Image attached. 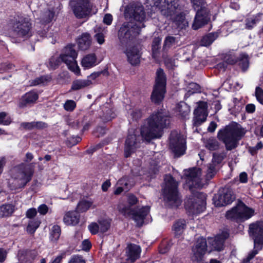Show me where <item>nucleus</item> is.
<instances>
[{
    "label": "nucleus",
    "mask_w": 263,
    "mask_h": 263,
    "mask_svg": "<svg viewBox=\"0 0 263 263\" xmlns=\"http://www.w3.org/2000/svg\"><path fill=\"white\" fill-rule=\"evenodd\" d=\"M125 53L128 61L132 65H137L140 62V53L137 47L127 49Z\"/></svg>",
    "instance_id": "24"
},
{
    "label": "nucleus",
    "mask_w": 263,
    "mask_h": 263,
    "mask_svg": "<svg viewBox=\"0 0 263 263\" xmlns=\"http://www.w3.org/2000/svg\"><path fill=\"white\" fill-rule=\"evenodd\" d=\"M37 211L35 208L29 209L26 213V217L29 219H34L33 218L36 215Z\"/></svg>",
    "instance_id": "57"
},
{
    "label": "nucleus",
    "mask_w": 263,
    "mask_h": 263,
    "mask_svg": "<svg viewBox=\"0 0 263 263\" xmlns=\"http://www.w3.org/2000/svg\"><path fill=\"white\" fill-rule=\"evenodd\" d=\"M68 124L71 127L74 128H78L80 126L81 120L79 119H72L69 118L67 121Z\"/></svg>",
    "instance_id": "54"
},
{
    "label": "nucleus",
    "mask_w": 263,
    "mask_h": 263,
    "mask_svg": "<svg viewBox=\"0 0 263 263\" xmlns=\"http://www.w3.org/2000/svg\"><path fill=\"white\" fill-rule=\"evenodd\" d=\"M229 234L226 231H222L220 234L217 235L214 238L208 239L209 245L213 250L220 251L224 248V242L229 237Z\"/></svg>",
    "instance_id": "20"
},
{
    "label": "nucleus",
    "mask_w": 263,
    "mask_h": 263,
    "mask_svg": "<svg viewBox=\"0 0 263 263\" xmlns=\"http://www.w3.org/2000/svg\"><path fill=\"white\" fill-rule=\"evenodd\" d=\"M186 227V222L184 219H179L173 225V230L176 236L181 235Z\"/></svg>",
    "instance_id": "32"
},
{
    "label": "nucleus",
    "mask_w": 263,
    "mask_h": 263,
    "mask_svg": "<svg viewBox=\"0 0 263 263\" xmlns=\"http://www.w3.org/2000/svg\"><path fill=\"white\" fill-rule=\"evenodd\" d=\"M100 63L95 53L85 55L81 61V65L85 69L91 68Z\"/></svg>",
    "instance_id": "26"
},
{
    "label": "nucleus",
    "mask_w": 263,
    "mask_h": 263,
    "mask_svg": "<svg viewBox=\"0 0 263 263\" xmlns=\"http://www.w3.org/2000/svg\"><path fill=\"white\" fill-rule=\"evenodd\" d=\"M194 125L198 126L204 122L208 116L207 104L204 102H199L198 107L194 111Z\"/></svg>",
    "instance_id": "21"
},
{
    "label": "nucleus",
    "mask_w": 263,
    "mask_h": 263,
    "mask_svg": "<svg viewBox=\"0 0 263 263\" xmlns=\"http://www.w3.org/2000/svg\"><path fill=\"white\" fill-rule=\"evenodd\" d=\"M170 147L176 157H180L186 150L185 139L177 132H172L170 136Z\"/></svg>",
    "instance_id": "14"
},
{
    "label": "nucleus",
    "mask_w": 263,
    "mask_h": 263,
    "mask_svg": "<svg viewBox=\"0 0 263 263\" xmlns=\"http://www.w3.org/2000/svg\"><path fill=\"white\" fill-rule=\"evenodd\" d=\"M64 108L67 111H72L76 107V103L71 100H67L63 105Z\"/></svg>",
    "instance_id": "49"
},
{
    "label": "nucleus",
    "mask_w": 263,
    "mask_h": 263,
    "mask_svg": "<svg viewBox=\"0 0 263 263\" xmlns=\"http://www.w3.org/2000/svg\"><path fill=\"white\" fill-rule=\"evenodd\" d=\"M68 263H85V261L80 256H73Z\"/></svg>",
    "instance_id": "59"
},
{
    "label": "nucleus",
    "mask_w": 263,
    "mask_h": 263,
    "mask_svg": "<svg viewBox=\"0 0 263 263\" xmlns=\"http://www.w3.org/2000/svg\"><path fill=\"white\" fill-rule=\"evenodd\" d=\"M201 171L199 168H193L185 172L186 184L190 190L193 187L199 188L202 186L201 176Z\"/></svg>",
    "instance_id": "15"
},
{
    "label": "nucleus",
    "mask_w": 263,
    "mask_h": 263,
    "mask_svg": "<svg viewBox=\"0 0 263 263\" xmlns=\"http://www.w3.org/2000/svg\"><path fill=\"white\" fill-rule=\"evenodd\" d=\"M176 111L182 117L185 118L190 112V106L184 102H180L176 106Z\"/></svg>",
    "instance_id": "33"
},
{
    "label": "nucleus",
    "mask_w": 263,
    "mask_h": 263,
    "mask_svg": "<svg viewBox=\"0 0 263 263\" xmlns=\"http://www.w3.org/2000/svg\"><path fill=\"white\" fill-rule=\"evenodd\" d=\"M231 190L228 189L220 190L213 197V200L216 206H222L231 203L234 199Z\"/></svg>",
    "instance_id": "17"
},
{
    "label": "nucleus",
    "mask_w": 263,
    "mask_h": 263,
    "mask_svg": "<svg viewBox=\"0 0 263 263\" xmlns=\"http://www.w3.org/2000/svg\"><path fill=\"white\" fill-rule=\"evenodd\" d=\"M155 5L162 14L172 16L179 6V0H158Z\"/></svg>",
    "instance_id": "16"
},
{
    "label": "nucleus",
    "mask_w": 263,
    "mask_h": 263,
    "mask_svg": "<svg viewBox=\"0 0 263 263\" xmlns=\"http://www.w3.org/2000/svg\"><path fill=\"white\" fill-rule=\"evenodd\" d=\"M216 166L211 163L208 165L205 174V179L206 180H209L214 176L216 172Z\"/></svg>",
    "instance_id": "46"
},
{
    "label": "nucleus",
    "mask_w": 263,
    "mask_h": 263,
    "mask_svg": "<svg viewBox=\"0 0 263 263\" xmlns=\"http://www.w3.org/2000/svg\"><path fill=\"white\" fill-rule=\"evenodd\" d=\"M88 229L92 234H96L98 232H100L99 226L97 223H91L88 226Z\"/></svg>",
    "instance_id": "55"
},
{
    "label": "nucleus",
    "mask_w": 263,
    "mask_h": 263,
    "mask_svg": "<svg viewBox=\"0 0 263 263\" xmlns=\"http://www.w3.org/2000/svg\"><path fill=\"white\" fill-rule=\"evenodd\" d=\"M260 21V15L259 14L252 16L248 17L246 22V28L247 29H252Z\"/></svg>",
    "instance_id": "37"
},
{
    "label": "nucleus",
    "mask_w": 263,
    "mask_h": 263,
    "mask_svg": "<svg viewBox=\"0 0 263 263\" xmlns=\"http://www.w3.org/2000/svg\"><path fill=\"white\" fill-rule=\"evenodd\" d=\"M50 78L47 76H42L32 80L31 85H37L41 84H45L46 82L49 81Z\"/></svg>",
    "instance_id": "51"
},
{
    "label": "nucleus",
    "mask_w": 263,
    "mask_h": 263,
    "mask_svg": "<svg viewBox=\"0 0 263 263\" xmlns=\"http://www.w3.org/2000/svg\"><path fill=\"white\" fill-rule=\"evenodd\" d=\"M51 239L52 240H57L61 235V228L58 225H54L52 227L50 233Z\"/></svg>",
    "instance_id": "47"
},
{
    "label": "nucleus",
    "mask_w": 263,
    "mask_h": 263,
    "mask_svg": "<svg viewBox=\"0 0 263 263\" xmlns=\"http://www.w3.org/2000/svg\"><path fill=\"white\" fill-rule=\"evenodd\" d=\"M125 15L133 18L136 22L125 23L121 27L118 36L122 43H127L140 33L141 28L144 27L143 22L145 18L143 7L140 5L128 7L125 10Z\"/></svg>",
    "instance_id": "1"
},
{
    "label": "nucleus",
    "mask_w": 263,
    "mask_h": 263,
    "mask_svg": "<svg viewBox=\"0 0 263 263\" xmlns=\"http://www.w3.org/2000/svg\"><path fill=\"white\" fill-rule=\"evenodd\" d=\"M80 220V215L76 211H68L63 217V222L67 226H75Z\"/></svg>",
    "instance_id": "27"
},
{
    "label": "nucleus",
    "mask_w": 263,
    "mask_h": 263,
    "mask_svg": "<svg viewBox=\"0 0 263 263\" xmlns=\"http://www.w3.org/2000/svg\"><path fill=\"white\" fill-rule=\"evenodd\" d=\"M93 83L92 81L89 79L76 80L72 82L71 90H78L89 86Z\"/></svg>",
    "instance_id": "31"
},
{
    "label": "nucleus",
    "mask_w": 263,
    "mask_h": 263,
    "mask_svg": "<svg viewBox=\"0 0 263 263\" xmlns=\"http://www.w3.org/2000/svg\"><path fill=\"white\" fill-rule=\"evenodd\" d=\"M34 172L31 167H25L23 170L17 172L15 179L18 182L19 186H24L31 179Z\"/></svg>",
    "instance_id": "22"
},
{
    "label": "nucleus",
    "mask_w": 263,
    "mask_h": 263,
    "mask_svg": "<svg viewBox=\"0 0 263 263\" xmlns=\"http://www.w3.org/2000/svg\"><path fill=\"white\" fill-rule=\"evenodd\" d=\"M47 127L46 123L43 122H34V129H43Z\"/></svg>",
    "instance_id": "64"
},
{
    "label": "nucleus",
    "mask_w": 263,
    "mask_h": 263,
    "mask_svg": "<svg viewBox=\"0 0 263 263\" xmlns=\"http://www.w3.org/2000/svg\"><path fill=\"white\" fill-rule=\"evenodd\" d=\"M178 37L172 36L166 37L163 44V49L167 50L172 47H175L178 43Z\"/></svg>",
    "instance_id": "40"
},
{
    "label": "nucleus",
    "mask_w": 263,
    "mask_h": 263,
    "mask_svg": "<svg viewBox=\"0 0 263 263\" xmlns=\"http://www.w3.org/2000/svg\"><path fill=\"white\" fill-rule=\"evenodd\" d=\"M139 136H137L136 131L132 129L129 130V134L125 141L124 153L126 157H128L138 147Z\"/></svg>",
    "instance_id": "19"
},
{
    "label": "nucleus",
    "mask_w": 263,
    "mask_h": 263,
    "mask_svg": "<svg viewBox=\"0 0 263 263\" xmlns=\"http://www.w3.org/2000/svg\"><path fill=\"white\" fill-rule=\"evenodd\" d=\"M21 127L24 129L29 130L34 129V122H23L21 123Z\"/></svg>",
    "instance_id": "60"
},
{
    "label": "nucleus",
    "mask_w": 263,
    "mask_h": 263,
    "mask_svg": "<svg viewBox=\"0 0 263 263\" xmlns=\"http://www.w3.org/2000/svg\"><path fill=\"white\" fill-rule=\"evenodd\" d=\"M92 205V201L87 200H82L77 205V210L80 212L87 211Z\"/></svg>",
    "instance_id": "42"
},
{
    "label": "nucleus",
    "mask_w": 263,
    "mask_h": 263,
    "mask_svg": "<svg viewBox=\"0 0 263 263\" xmlns=\"http://www.w3.org/2000/svg\"><path fill=\"white\" fill-rule=\"evenodd\" d=\"M254 213L252 209L240 202L236 206L227 212L226 217L237 222H241L249 219L254 215Z\"/></svg>",
    "instance_id": "11"
},
{
    "label": "nucleus",
    "mask_w": 263,
    "mask_h": 263,
    "mask_svg": "<svg viewBox=\"0 0 263 263\" xmlns=\"http://www.w3.org/2000/svg\"><path fill=\"white\" fill-rule=\"evenodd\" d=\"M250 235L254 239V250L249 253L248 256L243 259V262L247 263L252 259L258 250L261 249L263 245V222L252 223L249 226Z\"/></svg>",
    "instance_id": "6"
},
{
    "label": "nucleus",
    "mask_w": 263,
    "mask_h": 263,
    "mask_svg": "<svg viewBox=\"0 0 263 263\" xmlns=\"http://www.w3.org/2000/svg\"><path fill=\"white\" fill-rule=\"evenodd\" d=\"M14 206L11 204H5L0 206V217H8L14 212Z\"/></svg>",
    "instance_id": "35"
},
{
    "label": "nucleus",
    "mask_w": 263,
    "mask_h": 263,
    "mask_svg": "<svg viewBox=\"0 0 263 263\" xmlns=\"http://www.w3.org/2000/svg\"><path fill=\"white\" fill-rule=\"evenodd\" d=\"M170 123L168 112L163 109L154 111L147 119L146 124L142 127L141 136L146 141L160 138L163 129Z\"/></svg>",
    "instance_id": "2"
},
{
    "label": "nucleus",
    "mask_w": 263,
    "mask_h": 263,
    "mask_svg": "<svg viewBox=\"0 0 263 263\" xmlns=\"http://www.w3.org/2000/svg\"><path fill=\"white\" fill-rule=\"evenodd\" d=\"M69 5L78 18H86L91 15L92 6L88 0H71Z\"/></svg>",
    "instance_id": "13"
},
{
    "label": "nucleus",
    "mask_w": 263,
    "mask_h": 263,
    "mask_svg": "<svg viewBox=\"0 0 263 263\" xmlns=\"http://www.w3.org/2000/svg\"><path fill=\"white\" fill-rule=\"evenodd\" d=\"M49 211L48 206L45 204H41L37 208L38 212L42 215H46Z\"/></svg>",
    "instance_id": "58"
},
{
    "label": "nucleus",
    "mask_w": 263,
    "mask_h": 263,
    "mask_svg": "<svg viewBox=\"0 0 263 263\" xmlns=\"http://www.w3.org/2000/svg\"><path fill=\"white\" fill-rule=\"evenodd\" d=\"M238 57H236L235 53L233 51H230L226 53L223 58V62L219 63L218 67L220 69L223 70L226 68L225 63L229 64H234L237 62Z\"/></svg>",
    "instance_id": "30"
},
{
    "label": "nucleus",
    "mask_w": 263,
    "mask_h": 263,
    "mask_svg": "<svg viewBox=\"0 0 263 263\" xmlns=\"http://www.w3.org/2000/svg\"><path fill=\"white\" fill-rule=\"evenodd\" d=\"M199 89L200 86L196 83H191L189 84L188 92L191 93H194L199 91Z\"/></svg>",
    "instance_id": "56"
},
{
    "label": "nucleus",
    "mask_w": 263,
    "mask_h": 263,
    "mask_svg": "<svg viewBox=\"0 0 263 263\" xmlns=\"http://www.w3.org/2000/svg\"><path fill=\"white\" fill-rule=\"evenodd\" d=\"M255 97L257 100L263 104V89L259 87H257L255 89Z\"/></svg>",
    "instance_id": "53"
},
{
    "label": "nucleus",
    "mask_w": 263,
    "mask_h": 263,
    "mask_svg": "<svg viewBox=\"0 0 263 263\" xmlns=\"http://www.w3.org/2000/svg\"><path fill=\"white\" fill-rule=\"evenodd\" d=\"M94 39L99 44H103L105 42V35L107 32L106 28L101 25H96L94 27Z\"/></svg>",
    "instance_id": "29"
},
{
    "label": "nucleus",
    "mask_w": 263,
    "mask_h": 263,
    "mask_svg": "<svg viewBox=\"0 0 263 263\" xmlns=\"http://www.w3.org/2000/svg\"><path fill=\"white\" fill-rule=\"evenodd\" d=\"M173 22L180 29H183L188 25V22L185 19L184 15L182 13L177 15L173 18Z\"/></svg>",
    "instance_id": "36"
},
{
    "label": "nucleus",
    "mask_w": 263,
    "mask_h": 263,
    "mask_svg": "<svg viewBox=\"0 0 263 263\" xmlns=\"http://www.w3.org/2000/svg\"><path fill=\"white\" fill-rule=\"evenodd\" d=\"M226 154L225 153H221L220 154L214 153L213 155V159L211 164L215 166H217L220 164L226 157Z\"/></svg>",
    "instance_id": "45"
},
{
    "label": "nucleus",
    "mask_w": 263,
    "mask_h": 263,
    "mask_svg": "<svg viewBox=\"0 0 263 263\" xmlns=\"http://www.w3.org/2000/svg\"><path fill=\"white\" fill-rule=\"evenodd\" d=\"M38 99V95L35 91H31L26 93L22 98L19 103L20 107H24L28 104L34 103Z\"/></svg>",
    "instance_id": "28"
},
{
    "label": "nucleus",
    "mask_w": 263,
    "mask_h": 263,
    "mask_svg": "<svg viewBox=\"0 0 263 263\" xmlns=\"http://www.w3.org/2000/svg\"><path fill=\"white\" fill-rule=\"evenodd\" d=\"M141 249L138 245L129 243L127 245L126 250V260L134 262L140 257Z\"/></svg>",
    "instance_id": "23"
},
{
    "label": "nucleus",
    "mask_w": 263,
    "mask_h": 263,
    "mask_svg": "<svg viewBox=\"0 0 263 263\" xmlns=\"http://www.w3.org/2000/svg\"><path fill=\"white\" fill-rule=\"evenodd\" d=\"M206 196L203 193L196 192L186 200L185 208L191 214H197L202 212L205 209Z\"/></svg>",
    "instance_id": "9"
},
{
    "label": "nucleus",
    "mask_w": 263,
    "mask_h": 263,
    "mask_svg": "<svg viewBox=\"0 0 263 263\" xmlns=\"http://www.w3.org/2000/svg\"><path fill=\"white\" fill-rule=\"evenodd\" d=\"M170 248V245L167 243L166 242H164L161 244L160 247L159 252L161 254H164L168 251Z\"/></svg>",
    "instance_id": "61"
},
{
    "label": "nucleus",
    "mask_w": 263,
    "mask_h": 263,
    "mask_svg": "<svg viewBox=\"0 0 263 263\" xmlns=\"http://www.w3.org/2000/svg\"><path fill=\"white\" fill-rule=\"evenodd\" d=\"M155 82L151 99L153 102L157 103L162 100L165 92L166 77L162 69L157 70Z\"/></svg>",
    "instance_id": "12"
},
{
    "label": "nucleus",
    "mask_w": 263,
    "mask_h": 263,
    "mask_svg": "<svg viewBox=\"0 0 263 263\" xmlns=\"http://www.w3.org/2000/svg\"><path fill=\"white\" fill-rule=\"evenodd\" d=\"M100 232L104 233L106 232L110 227V222L108 220L102 219L98 221Z\"/></svg>",
    "instance_id": "48"
},
{
    "label": "nucleus",
    "mask_w": 263,
    "mask_h": 263,
    "mask_svg": "<svg viewBox=\"0 0 263 263\" xmlns=\"http://www.w3.org/2000/svg\"><path fill=\"white\" fill-rule=\"evenodd\" d=\"M161 39L160 37H155L152 44V55L155 59H157L160 48Z\"/></svg>",
    "instance_id": "43"
},
{
    "label": "nucleus",
    "mask_w": 263,
    "mask_h": 263,
    "mask_svg": "<svg viewBox=\"0 0 263 263\" xmlns=\"http://www.w3.org/2000/svg\"><path fill=\"white\" fill-rule=\"evenodd\" d=\"M128 114L130 115L131 117L134 120H137L140 118L142 116L141 110L138 108H134L130 109Z\"/></svg>",
    "instance_id": "52"
},
{
    "label": "nucleus",
    "mask_w": 263,
    "mask_h": 263,
    "mask_svg": "<svg viewBox=\"0 0 263 263\" xmlns=\"http://www.w3.org/2000/svg\"><path fill=\"white\" fill-rule=\"evenodd\" d=\"M11 122V119L5 112H0V124L8 125Z\"/></svg>",
    "instance_id": "50"
},
{
    "label": "nucleus",
    "mask_w": 263,
    "mask_h": 263,
    "mask_svg": "<svg viewBox=\"0 0 263 263\" xmlns=\"http://www.w3.org/2000/svg\"><path fill=\"white\" fill-rule=\"evenodd\" d=\"M127 205L120 203L118 206L119 211L125 216L130 217L138 226H141L145 217L149 212V207L145 206L141 208L133 209L132 206L137 202V198L133 195H127Z\"/></svg>",
    "instance_id": "3"
},
{
    "label": "nucleus",
    "mask_w": 263,
    "mask_h": 263,
    "mask_svg": "<svg viewBox=\"0 0 263 263\" xmlns=\"http://www.w3.org/2000/svg\"><path fill=\"white\" fill-rule=\"evenodd\" d=\"M54 17V13L52 11L47 10L42 14L39 20L43 24L48 23L51 21Z\"/></svg>",
    "instance_id": "41"
},
{
    "label": "nucleus",
    "mask_w": 263,
    "mask_h": 263,
    "mask_svg": "<svg viewBox=\"0 0 263 263\" xmlns=\"http://www.w3.org/2000/svg\"><path fill=\"white\" fill-rule=\"evenodd\" d=\"M77 53L73 45H68L63 50L59 58L52 57L48 62L47 66L51 69H55L61 61L64 62L68 69L76 75L80 74V69L76 60Z\"/></svg>",
    "instance_id": "4"
},
{
    "label": "nucleus",
    "mask_w": 263,
    "mask_h": 263,
    "mask_svg": "<svg viewBox=\"0 0 263 263\" xmlns=\"http://www.w3.org/2000/svg\"><path fill=\"white\" fill-rule=\"evenodd\" d=\"M205 0H191L193 7L197 10L192 28L197 30L207 24L210 20L209 14L204 8V4Z\"/></svg>",
    "instance_id": "10"
},
{
    "label": "nucleus",
    "mask_w": 263,
    "mask_h": 263,
    "mask_svg": "<svg viewBox=\"0 0 263 263\" xmlns=\"http://www.w3.org/2000/svg\"><path fill=\"white\" fill-rule=\"evenodd\" d=\"M12 29L18 37H28L31 35L30 18L26 15H18L12 21Z\"/></svg>",
    "instance_id": "8"
},
{
    "label": "nucleus",
    "mask_w": 263,
    "mask_h": 263,
    "mask_svg": "<svg viewBox=\"0 0 263 263\" xmlns=\"http://www.w3.org/2000/svg\"><path fill=\"white\" fill-rule=\"evenodd\" d=\"M207 245L205 239L203 237L197 239L195 246L192 249V260L199 262L202 260L206 251Z\"/></svg>",
    "instance_id": "18"
},
{
    "label": "nucleus",
    "mask_w": 263,
    "mask_h": 263,
    "mask_svg": "<svg viewBox=\"0 0 263 263\" xmlns=\"http://www.w3.org/2000/svg\"><path fill=\"white\" fill-rule=\"evenodd\" d=\"M112 21V16L110 14L107 13L104 15L103 22L105 24L110 25L111 24Z\"/></svg>",
    "instance_id": "62"
},
{
    "label": "nucleus",
    "mask_w": 263,
    "mask_h": 263,
    "mask_svg": "<svg viewBox=\"0 0 263 263\" xmlns=\"http://www.w3.org/2000/svg\"><path fill=\"white\" fill-rule=\"evenodd\" d=\"M77 44L79 48L82 50H86L89 48L91 44V35L88 33H83L78 37Z\"/></svg>",
    "instance_id": "25"
},
{
    "label": "nucleus",
    "mask_w": 263,
    "mask_h": 263,
    "mask_svg": "<svg viewBox=\"0 0 263 263\" xmlns=\"http://www.w3.org/2000/svg\"><path fill=\"white\" fill-rule=\"evenodd\" d=\"M218 36V32L209 33L204 36L201 40V45L202 46H208L210 45Z\"/></svg>",
    "instance_id": "34"
},
{
    "label": "nucleus",
    "mask_w": 263,
    "mask_h": 263,
    "mask_svg": "<svg viewBox=\"0 0 263 263\" xmlns=\"http://www.w3.org/2000/svg\"><path fill=\"white\" fill-rule=\"evenodd\" d=\"M239 65L242 70L245 71L249 67L248 57L246 54L242 53L238 57Z\"/></svg>",
    "instance_id": "44"
},
{
    "label": "nucleus",
    "mask_w": 263,
    "mask_h": 263,
    "mask_svg": "<svg viewBox=\"0 0 263 263\" xmlns=\"http://www.w3.org/2000/svg\"><path fill=\"white\" fill-rule=\"evenodd\" d=\"M165 186L163 190L164 200L171 207H177L181 203L178 192V185L172 176L167 175L164 178Z\"/></svg>",
    "instance_id": "5"
},
{
    "label": "nucleus",
    "mask_w": 263,
    "mask_h": 263,
    "mask_svg": "<svg viewBox=\"0 0 263 263\" xmlns=\"http://www.w3.org/2000/svg\"><path fill=\"white\" fill-rule=\"evenodd\" d=\"M242 134L238 129L228 127L219 131L218 138L225 144L226 149L231 151L237 146Z\"/></svg>",
    "instance_id": "7"
},
{
    "label": "nucleus",
    "mask_w": 263,
    "mask_h": 263,
    "mask_svg": "<svg viewBox=\"0 0 263 263\" xmlns=\"http://www.w3.org/2000/svg\"><path fill=\"white\" fill-rule=\"evenodd\" d=\"M205 147L210 151H215L219 148V144L217 140L214 138H210L204 141Z\"/></svg>",
    "instance_id": "38"
},
{
    "label": "nucleus",
    "mask_w": 263,
    "mask_h": 263,
    "mask_svg": "<svg viewBox=\"0 0 263 263\" xmlns=\"http://www.w3.org/2000/svg\"><path fill=\"white\" fill-rule=\"evenodd\" d=\"M41 220L39 218L31 219L29 221L26 231L30 234H33L41 224Z\"/></svg>",
    "instance_id": "39"
},
{
    "label": "nucleus",
    "mask_w": 263,
    "mask_h": 263,
    "mask_svg": "<svg viewBox=\"0 0 263 263\" xmlns=\"http://www.w3.org/2000/svg\"><path fill=\"white\" fill-rule=\"evenodd\" d=\"M91 246L90 242L87 239L84 240L82 243V248L83 250H89L90 249Z\"/></svg>",
    "instance_id": "63"
}]
</instances>
